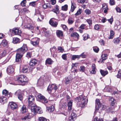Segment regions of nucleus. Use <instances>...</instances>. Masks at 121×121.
<instances>
[{
	"instance_id": "24",
	"label": "nucleus",
	"mask_w": 121,
	"mask_h": 121,
	"mask_svg": "<svg viewBox=\"0 0 121 121\" xmlns=\"http://www.w3.org/2000/svg\"><path fill=\"white\" fill-rule=\"evenodd\" d=\"M68 103V109L69 110H71L72 109V102L71 100H69V101L67 102Z\"/></svg>"
},
{
	"instance_id": "3",
	"label": "nucleus",
	"mask_w": 121,
	"mask_h": 121,
	"mask_svg": "<svg viewBox=\"0 0 121 121\" xmlns=\"http://www.w3.org/2000/svg\"><path fill=\"white\" fill-rule=\"evenodd\" d=\"M75 100L78 106L82 108L85 107L88 102V99L84 95H81L75 98Z\"/></svg>"
},
{
	"instance_id": "19",
	"label": "nucleus",
	"mask_w": 121,
	"mask_h": 121,
	"mask_svg": "<svg viewBox=\"0 0 121 121\" xmlns=\"http://www.w3.org/2000/svg\"><path fill=\"white\" fill-rule=\"evenodd\" d=\"M37 62V60L36 59H33L30 61L29 65L30 66H33L36 64Z\"/></svg>"
},
{
	"instance_id": "45",
	"label": "nucleus",
	"mask_w": 121,
	"mask_h": 121,
	"mask_svg": "<svg viewBox=\"0 0 121 121\" xmlns=\"http://www.w3.org/2000/svg\"><path fill=\"white\" fill-rule=\"evenodd\" d=\"M113 41L114 43L115 44H117L119 43L120 41V40L118 38H117L114 39Z\"/></svg>"
},
{
	"instance_id": "50",
	"label": "nucleus",
	"mask_w": 121,
	"mask_h": 121,
	"mask_svg": "<svg viewBox=\"0 0 121 121\" xmlns=\"http://www.w3.org/2000/svg\"><path fill=\"white\" fill-rule=\"evenodd\" d=\"M78 2L81 3H86L87 2V0H78Z\"/></svg>"
},
{
	"instance_id": "51",
	"label": "nucleus",
	"mask_w": 121,
	"mask_h": 121,
	"mask_svg": "<svg viewBox=\"0 0 121 121\" xmlns=\"http://www.w3.org/2000/svg\"><path fill=\"white\" fill-rule=\"evenodd\" d=\"M36 4V2L35 1H33L30 2V3L29 5L31 6L34 7L35 5Z\"/></svg>"
},
{
	"instance_id": "13",
	"label": "nucleus",
	"mask_w": 121,
	"mask_h": 121,
	"mask_svg": "<svg viewBox=\"0 0 121 121\" xmlns=\"http://www.w3.org/2000/svg\"><path fill=\"white\" fill-rule=\"evenodd\" d=\"M9 105L10 106L12 109H17L18 107V106L15 103L13 102H9Z\"/></svg>"
},
{
	"instance_id": "42",
	"label": "nucleus",
	"mask_w": 121,
	"mask_h": 121,
	"mask_svg": "<svg viewBox=\"0 0 121 121\" xmlns=\"http://www.w3.org/2000/svg\"><path fill=\"white\" fill-rule=\"evenodd\" d=\"M80 57V56L73 55V56L71 57L72 59L73 60H75L77 58H79Z\"/></svg>"
},
{
	"instance_id": "20",
	"label": "nucleus",
	"mask_w": 121,
	"mask_h": 121,
	"mask_svg": "<svg viewBox=\"0 0 121 121\" xmlns=\"http://www.w3.org/2000/svg\"><path fill=\"white\" fill-rule=\"evenodd\" d=\"M7 99V98L4 96H2L0 97V102L2 103H6Z\"/></svg>"
},
{
	"instance_id": "47",
	"label": "nucleus",
	"mask_w": 121,
	"mask_h": 121,
	"mask_svg": "<svg viewBox=\"0 0 121 121\" xmlns=\"http://www.w3.org/2000/svg\"><path fill=\"white\" fill-rule=\"evenodd\" d=\"M82 11L81 9H79L77 12L75 14V15L76 16H77L80 14L82 12Z\"/></svg>"
},
{
	"instance_id": "40",
	"label": "nucleus",
	"mask_w": 121,
	"mask_h": 121,
	"mask_svg": "<svg viewBox=\"0 0 121 121\" xmlns=\"http://www.w3.org/2000/svg\"><path fill=\"white\" fill-rule=\"evenodd\" d=\"M68 5L67 4H65L64 6L62 7L61 9L63 10L67 11L68 9Z\"/></svg>"
},
{
	"instance_id": "38",
	"label": "nucleus",
	"mask_w": 121,
	"mask_h": 121,
	"mask_svg": "<svg viewBox=\"0 0 121 121\" xmlns=\"http://www.w3.org/2000/svg\"><path fill=\"white\" fill-rule=\"evenodd\" d=\"M114 34V32L112 30H111L110 31V35L108 38L109 39H112L113 37V35Z\"/></svg>"
},
{
	"instance_id": "32",
	"label": "nucleus",
	"mask_w": 121,
	"mask_h": 121,
	"mask_svg": "<svg viewBox=\"0 0 121 121\" xmlns=\"http://www.w3.org/2000/svg\"><path fill=\"white\" fill-rule=\"evenodd\" d=\"M53 62V61L51 58H48L46 60V64H47L49 65L52 64Z\"/></svg>"
},
{
	"instance_id": "39",
	"label": "nucleus",
	"mask_w": 121,
	"mask_h": 121,
	"mask_svg": "<svg viewBox=\"0 0 121 121\" xmlns=\"http://www.w3.org/2000/svg\"><path fill=\"white\" fill-rule=\"evenodd\" d=\"M28 71V68L26 67H24L22 70V72L24 73H26Z\"/></svg>"
},
{
	"instance_id": "43",
	"label": "nucleus",
	"mask_w": 121,
	"mask_h": 121,
	"mask_svg": "<svg viewBox=\"0 0 121 121\" xmlns=\"http://www.w3.org/2000/svg\"><path fill=\"white\" fill-rule=\"evenodd\" d=\"M83 36L84 38L83 39L85 40H86L89 38V35L87 34H85L83 35Z\"/></svg>"
},
{
	"instance_id": "5",
	"label": "nucleus",
	"mask_w": 121,
	"mask_h": 121,
	"mask_svg": "<svg viewBox=\"0 0 121 121\" xmlns=\"http://www.w3.org/2000/svg\"><path fill=\"white\" fill-rule=\"evenodd\" d=\"M30 20L28 18L26 17L25 19L23 21L21 25L22 28L30 30H33L34 27L32 25L30 24Z\"/></svg>"
},
{
	"instance_id": "22",
	"label": "nucleus",
	"mask_w": 121,
	"mask_h": 121,
	"mask_svg": "<svg viewBox=\"0 0 121 121\" xmlns=\"http://www.w3.org/2000/svg\"><path fill=\"white\" fill-rule=\"evenodd\" d=\"M20 42V40L17 37H14L13 38L12 42L14 44L19 43Z\"/></svg>"
},
{
	"instance_id": "28",
	"label": "nucleus",
	"mask_w": 121,
	"mask_h": 121,
	"mask_svg": "<svg viewBox=\"0 0 121 121\" xmlns=\"http://www.w3.org/2000/svg\"><path fill=\"white\" fill-rule=\"evenodd\" d=\"M47 110L50 112H52L54 110V107L53 106H51L47 108Z\"/></svg>"
},
{
	"instance_id": "27",
	"label": "nucleus",
	"mask_w": 121,
	"mask_h": 121,
	"mask_svg": "<svg viewBox=\"0 0 121 121\" xmlns=\"http://www.w3.org/2000/svg\"><path fill=\"white\" fill-rule=\"evenodd\" d=\"M55 8L53 9L52 11L56 13V14L59 13V6L57 5H56L55 7Z\"/></svg>"
},
{
	"instance_id": "60",
	"label": "nucleus",
	"mask_w": 121,
	"mask_h": 121,
	"mask_svg": "<svg viewBox=\"0 0 121 121\" xmlns=\"http://www.w3.org/2000/svg\"><path fill=\"white\" fill-rule=\"evenodd\" d=\"M94 121H103V120L102 118H99L98 119L97 117L95 118Z\"/></svg>"
},
{
	"instance_id": "2",
	"label": "nucleus",
	"mask_w": 121,
	"mask_h": 121,
	"mask_svg": "<svg viewBox=\"0 0 121 121\" xmlns=\"http://www.w3.org/2000/svg\"><path fill=\"white\" fill-rule=\"evenodd\" d=\"M27 50L26 45L25 44H23L22 47L17 49L16 57V62H20L21 60V58Z\"/></svg>"
},
{
	"instance_id": "41",
	"label": "nucleus",
	"mask_w": 121,
	"mask_h": 121,
	"mask_svg": "<svg viewBox=\"0 0 121 121\" xmlns=\"http://www.w3.org/2000/svg\"><path fill=\"white\" fill-rule=\"evenodd\" d=\"M107 55L106 54H103L101 56L102 59L103 60H105L107 58Z\"/></svg>"
},
{
	"instance_id": "33",
	"label": "nucleus",
	"mask_w": 121,
	"mask_h": 121,
	"mask_svg": "<svg viewBox=\"0 0 121 121\" xmlns=\"http://www.w3.org/2000/svg\"><path fill=\"white\" fill-rule=\"evenodd\" d=\"M85 69V67L83 66H82L80 67L79 70L80 72H84Z\"/></svg>"
},
{
	"instance_id": "21",
	"label": "nucleus",
	"mask_w": 121,
	"mask_h": 121,
	"mask_svg": "<svg viewBox=\"0 0 121 121\" xmlns=\"http://www.w3.org/2000/svg\"><path fill=\"white\" fill-rule=\"evenodd\" d=\"M56 33L57 36L60 38H61V37H62L63 36V32L61 30H57Z\"/></svg>"
},
{
	"instance_id": "44",
	"label": "nucleus",
	"mask_w": 121,
	"mask_h": 121,
	"mask_svg": "<svg viewBox=\"0 0 121 121\" xmlns=\"http://www.w3.org/2000/svg\"><path fill=\"white\" fill-rule=\"evenodd\" d=\"M85 12L86 13V15H88L91 14V11L88 9H87L85 11Z\"/></svg>"
},
{
	"instance_id": "61",
	"label": "nucleus",
	"mask_w": 121,
	"mask_h": 121,
	"mask_svg": "<svg viewBox=\"0 0 121 121\" xmlns=\"http://www.w3.org/2000/svg\"><path fill=\"white\" fill-rule=\"evenodd\" d=\"M109 3L111 5H114L115 4V1L114 0H110Z\"/></svg>"
},
{
	"instance_id": "59",
	"label": "nucleus",
	"mask_w": 121,
	"mask_h": 121,
	"mask_svg": "<svg viewBox=\"0 0 121 121\" xmlns=\"http://www.w3.org/2000/svg\"><path fill=\"white\" fill-rule=\"evenodd\" d=\"M67 54H64L62 55V58L65 60H66L67 59Z\"/></svg>"
},
{
	"instance_id": "62",
	"label": "nucleus",
	"mask_w": 121,
	"mask_h": 121,
	"mask_svg": "<svg viewBox=\"0 0 121 121\" xmlns=\"http://www.w3.org/2000/svg\"><path fill=\"white\" fill-rule=\"evenodd\" d=\"M114 109V107L113 105H111V106L109 108V110L110 112H112V111Z\"/></svg>"
},
{
	"instance_id": "34",
	"label": "nucleus",
	"mask_w": 121,
	"mask_h": 121,
	"mask_svg": "<svg viewBox=\"0 0 121 121\" xmlns=\"http://www.w3.org/2000/svg\"><path fill=\"white\" fill-rule=\"evenodd\" d=\"M71 6L70 11L72 12H73L75 9L76 7H75V4H73L72 1L71 2Z\"/></svg>"
},
{
	"instance_id": "17",
	"label": "nucleus",
	"mask_w": 121,
	"mask_h": 121,
	"mask_svg": "<svg viewBox=\"0 0 121 121\" xmlns=\"http://www.w3.org/2000/svg\"><path fill=\"white\" fill-rule=\"evenodd\" d=\"M96 103L97 105H95V111L98 110L99 108V107L100 106L101 104L100 101L98 99H96Z\"/></svg>"
},
{
	"instance_id": "54",
	"label": "nucleus",
	"mask_w": 121,
	"mask_h": 121,
	"mask_svg": "<svg viewBox=\"0 0 121 121\" xmlns=\"http://www.w3.org/2000/svg\"><path fill=\"white\" fill-rule=\"evenodd\" d=\"M31 52H28L26 54V56L28 58H30L31 57Z\"/></svg>"
},
{
	"instance_id": "26",
	"label": "nucleus",
	"mask_w": 121,
	"mask_h": 121,
	"mask_svg": "<svg viewBox=\"0 0 121 121\" xmlns=\"http://www.w3.org/2000/svg\"><path fill=\"white\" fill-rule=\"evenodd\" d=\"M92 70L90 72V73L92 74H95L96 72L95 65L94 64H93L92 65Z\"/></svg>"
},
{
	"instance_id": "25",
	"label": "nucleus",
	"mask_w": 121,
	"mask_h": 121,
	"mask_svg": "<svg viewBox=\"0 0 121 121\" xmlns=\"http://www.w3.org/2000/svg\"><path fill=\"white\" fill-rule=\"evenodd\" d=\"M72 80L71 78L70 77H68L65 78V84H68L70 83Z\"/></svg>"
},
{
	"instance_id": "29",
	"label": "nucleus",
	"mask_w": 121,
	"mask_h": 121,
	"mask_svg": "<svg viewBox=\"0 0 121 121\" xmlns=\"http://www.w3.org/2000/svg\"><path fill=\"white\" fill-rule=\"evenodd\" d=\"M74 19L71 17H69L68 20V22L69 25L72 24L74 22Z\"/></svg>"
},
{
	"instance_id": "46",
	"label": "nucleus",
	"mask_w": 121,
	"mask_h": 121,
	"mask_svg": "<svg viewBox=\"0 0 121 121\" xmlns=\"http://www.w3.org/2000/svg\"><path fill=\"white\" fill-rule=\"evenodd\" d=\"M93 49L94 51L96 53L98 52L99 50V48L97 46L93 47Z\"/></svg>"
},
{
	"instance_id": "6",
	"label": "nucleus",
	"mask_w": 121,
	"mask_h": 121,
	"mask_svg": "<svg viewBox=\"0 0 121 121\" xmlns=\"http://www.w3.org/2000/svg\"><path fill=\"white\" fill-rule=\"evenodd\" d=\"M37 113H36L35 114H34L32 113V112L31 113H27L24 117L22 118V119L23 121H28L29 119H30L33 117V115H36Z\"/></svg>"
},
{
	"instance_id": "52",
	"label": "nucleus",
	"mask_w": 121,
	"mask_h": 121,
	"mask_svg": "<svg viewBox=\"0 0 121 121\" xmlns=\"http://www.w3.org/2000/svg\"><path fill=\"white\" fill-rule=\"evenodd\" d=\"M86 25L85 24H82L79 27V29H81L82 30H83L85 28Z\"/></svg>"
},
{
	"instance_id": "1",
	"label": "nucleus",
	"mask_w": 121,
	"mask_h": 121,
	"mask_svg": "<svg viewBox=\"0 0 121 121\" xmlns=\"http://www.w3.org/2000/svg\"><path fill=\"white\" fill-rule=\"evenodd\" d=\"M35 98L32 95H30L28 98L29 103L28 105L29 107L30 108L31 111L32 113L35 114L36 113L39 114H41L42 113L43 111L41 108L36 106L34 102Z\"/></svg>"
},
{
	"instance_id": "64",
	"label": "nucleus",
	"mask_w": 121,
	"mask_h": 121,
	"mask_svg": "<svg viewBox=\"0 0 121 121\" xmlns=\"http://www.w3.org/2000/svg\"><path fill=\"white\" fill-rule=\"evenodd\" d=\"M39 120L40 121H45V119L43 117H39Z\"/></svg>"
},
{
	"instance_id": "56",
	"label": "nucleus",
	"mask_w": 121,
	"mask_h": 121,
	"mask_svg": "<svg viewBox=\"0 0 121 121\" xmlns=\"http://www.w3.org/2000/svg\"><path fill=\"white\" fill-rule=\"evenodd\" d=\"M78 66V64L77 63L72 64V68L73 69L74 67H77Z\"/></svg>"
},
{
	"instance_id": "7",
	"label": "nucleus",
	"mask_w": 121,
	"mask_h": 121,
	"mask_svg": "<svg viewBox=\"0 0 121 121\" xmlns=\"http://www.w3.org/2000/svg\"><path fill=\"white\" fill-rule=\"evenodd\" d=\"M57 89V86L56 85L54 84H53L51 85H49L48 86L47 89V91L49 93H50L52 90H54L55 91Z\"/></svg>"
},
{
	"instance_id": "4",
	"label": "nucleus",
	"mask_w": 121,
	"mask_h": 121,
	"mask_svg": "<svg viewBox=\"0 0 121 121\" xmlns=\"http://www.w3.org/2000/svg\"><path fill=\"white\" fill-rule=\"evenodd\" d=\"M28 81V78L26 76L24 75H21L17 77L16 79V81L17 83H13L12 84L14 85H20L22 83L27 82Z\"/></svg>"
},
{
	"instance_id": "37",
	"label": "nucleus",
	"mask_w": 121,
	"mask_h": 121,
	"mask_svg": "<svg viewBox=\"0 0 121 121\" xmlns=\"http://www.w3.org/2000/svg\"><path fill=\"white\" fill-rule=\"evenodd\" d=\"M109 101L111 104H114L116 102L115 100L112 97H110Z\"/></svg>"
},
{
	"instance_id": "12",
	"label": "nucleus",
	"mask_w": 121,
	"mask_h": 121,
	"mask_svg": "<svg viewBox=\"0 0 121 121\" xmlns=\"http://www.w3.org/2000/svg\"><path fill=\"white\" fill-rule=\"evenodd\" d=\"M56 19L54 18H51L49 24L52 26L56 27L58 24V23L55 21V20Z\"/></svg>"
},
{
	"instance_id": "53",
	"label": "nucleus",
	"mask_w": 121,
	"mask_h": 121,
	"mask_svg": "<svg viewBox=\"0 0 121 121\" xmlns=\"http://www.w3.org/2000/svg\"><path fill=\"white\" fill-rule=\"evenodd\" d=\"M86 21L89 25H91L92 24V20L91 19H87Z\"/></svg>"
},
{
	"instance_id": "16",
	"label": "nucleus",
	"mask_w": 121,
	"mask_h": 121,
	"mask_svg": "<svg viewBox=\"0 0 121 121\" xmlns=\"http://www.w3.org/2000/svg\"><path fill=\"white\" fill-rule=\"evenodd\" d=\"M16 94L18 93L17 97L18 99L20 100H22L23 99V95L22 93L20 90H18L16 92Z\"/></svg>"
},
{
	"instance_id": "11",
	"label": "nucleus",
	"mask_w": 121,
	"mask_h": 121,
	"mask_svg": "<svg viewBox=\"0 0 121 121\" xmlns=\"http://www.w3.org/2000/svg\"><path fill=\"white\" fill-rule=\"evenodd\" d=\"M12 33L15 35L20 36L22 33V31L19 28H15L13 29Z\"/></svg>"
},
{
	"instance_id": "49",
	"label": "nucleus",
	"mask_w": 121,
	"mask_h": 121,
	"mask_svg": "<svg viewBox=\"0 0 121 121\" xmlns=\"http://www.w3.org/2000/svg\"><path fill=\"white\" fill-rule=\"evenodd\" d=\"M8 91L6 90H3L2 91V93L3 95H4L6 96L8 95Z\"/></svg>"
},
{
	"instance_id": "18",
	"label": "nucleus",
	"mask_w": 121,
	"mask_h": 121,
	"mask_svg": "<svg viewBox=\"0 0 121 121\" xmlns=\"http://www.w3.org/2000/svg\"><path fill=\"white\" fill-rule=\"evenodd\" d=\"M101 9H102L103 10H104V12L105 13H107L108 10L107 5L105 3H104L102 4Z\"/></svg>"
},
{
	"instance_id": "9",
	"label": "nucleus",
	"mask_w": 121,
	"mask_h": 121,
	"mask_svg": "<svg viewBox=\"0 0 121 121\" xmlns=\"http://www.w3.org/2000/svg\"><path fill=\"white\" fill-rule=\"evenodd\" d=\"M37 85L40 88H43L44 86V79L40 78L38 81Z\"/></svg>"
},
{
	"instance_id": "30",
	"label": "nucleus",
	"mask_w": 121,
	"mask_h": 121,
	"mask_svg": "<svg viewBox=\"0 0 121 121\" xmlns=\"http://www.w3.org/2000/svg\"><path fill=\"white\" fill-rule=\"evenodd\" d=\"M21 112L23 113L27 111V110L26 109V106L25 105H23L22 107L21 108Z\"/></svg>"
},
{
	"instance_id": "35",
	"label": "nucleus",
	"mask_w": 121,
	"mask_h": 121,
	"mask_svg": "<svg viewBox=\"0 0 121 121\" xmlns=\"http://www.w3.org/2000/svg\"><path fill=\"white\" fill-rule=\"evenodd\" d=\"M71 37H76L77 38H78L79 37L78 34L76 32H74L72 33L71 34Z\"/></svg>"
},
{
	"instance_id": "10",
	"label": "nucleus",
	"mask_w": 121,
	"mask_h": 121,
	"mask_svg": "<svg viewBox=\"0 0 121 121\" xmlns=\"http://www.w3.org/2000/svg\"><path fill=\"white\" fill-rule=\"evenodd\" d=\"M37 99L43 103L45 104V97L41 94H39L37 95Z\"/></svg>"
},
{
	"instance_id": "63",
	"label": "nucleus",
	"mask_w": 121,
	"mask_h": 121,
	"mask_svg": "<svg viewBox=\"0 0 121 121\" xmlns=\"http://www.w3.org/2000/svg\"><path fill=\"white\" fill-rule=\"evenodd\" d=\"M76 119H74L73 117H70L69 118L68 121H75Z\"/></svg>"
},
{
	"instance_id": "15",
	"label": "nucleus",
	"mask_w": 121,
	"mask_h": 121,
	"mask_svg": "<svg viewBox=\"0 0 121 121\" xmlns=\"http://www.w3.org/2000/svg\"><path fill=\"white\" fill-rule=\"evenodd\" d=\"M7 71L8 73L12 74L14 73V69L12 66L10 65L7 68Z\"/></svg>"
},
{
	"instance_id": "55",
	"label": "nucleus",
	"mask_w": 121,
	"mask_h": 121,
	"mask_svg": "<svg viewBox=\"0 0 121 121\" xmlns=\"http://www.w3.org/2000/svg\"><path fill=\"white\" fill-rule=\"evenodd\" d=\"M108 22H109L111 24H112V22L113 21V19L112 17L110 19L107 20Z\"/></svg>"
},
{
	"instance_id": "31",
	"label": "nucleus",
	"mask_w": 121,
	"mask_h": 121,
	"mask_svg": "<svg viewBox=\"0 0 121 121\" xmlns=\"http://www.w3.org/2000/svg\"><path fill=\"white\" fill-rule=\"evenodd\" d=\"M56 49L55 46L53 47L52 48L50 49V51L52 54H55L56 51Z\"/></svg>"
},
{
	"instance_id": "48",
	"label": "nucleus",
	"mask_w": 121,
	"mask_h": 121,
	"mask_svg": "<svg viewBox=\"0 0 121 121\" xmlns=\"http://www.w3.org/2000/svg\"><path fill=\"white\" fill-rule=\"evenodd\" d=\"M77 115L76 114L74 113V111H73L71 114V116L70 117H73L74 119H76L77 118Z\"/></svg>"
},
{
	"instance_id": "14",
	"label": "nucleus",
	"mask_w": 121,
	"mask_h": 121,
	"mask_svg": "<svg viewBox=\"0 0 121 121\" xmlns=\"http://www.w3.org/2000/svg\"><path fill=\"white\" fill-rule=\"evenodd\" d=\"M39 42V39L36 38L32 39V40L31 41V43L33 45H36L38 44Z\"/></svg>"
},
{
	"instance_id": "58",
	"label": "nucleus",
	"mask_w": 121,
	"mask_h": 121,
	"mask_svg": "<svg viewBox=\"0 0 121 121\" xmlns=\"http://www.w3.org/2000/svg\"><path fill=\"white\" fill-rule=\"evenodd\" d=\"M26 1V0H23L21 2V5L22 6H25Z\"/></svg>"
},
{
	"instance_id": "36",
	"label": "nucleus",
	"mask_w": 121,
	"mask_h": 121,
	"mask_svg": "<svg viewBox=\"0 0 121 121\" xmlns=\"http://www.w3.org/2000/svg\"><path fill=\"white\" fill-rule=\"evenodd\" d=\"M8 43V42L7 40L5 39H4L2 40V44L4 46L7 45Z\"/></svg>"
},
{
	"instance_id": "57",
	"label": "nucleus",
	"mask_w": 121,
	"mask_h": 121,
	"mask_svg": "<svg viewBox=\"0 0 121 121\" xmlns=\"http://www.w3.org/2000/svg\"><path fill=\"white\" fill-rule=\"evenodd\" d=\"M100 27V26L99 25L96 24L94 28L96 30H98L99 29Z\"/></svg>"
},
{
	"instance_id": "23",
	"label": "nucleus",
	"mask_w": 121,
	"mask_h": 121,
	"mask_svg": "<svg viewBox=\"0 0 121 121\" xmlns=\"http://www.w3.org/2000/svg\"><path fill=\"white\" fill-rule=\"evenodd\" d=\"M100 72L101 75L103 76H104L108 73V71L106 70L100 69Z\"/></svg>"
},
{
	"instance_id": "8",
	"label": "nucleus",
	"mask_w": 121,
	"mask_h": 121,
	"mask_svg": "<svg viewBox=\"0 0 121 121\" xmlns=\"http://www.w3.org/2000/svg\"><path fill=\"white\" fill-rule=\"evenodd\" d=\"M37 85L40 88H43L44 86V79L40 78L38 81Z\"/></svg>"
}]
</instances>
